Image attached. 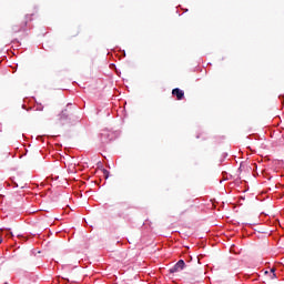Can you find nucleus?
Here are the masks:
<instances>
[{
	"instance_id": "6",
	"label": "nucleus",
	"mask_w": 284,
	"mask_h": 284,
	"mask_svg": "<svg viewBox=\"0 0 284 284\" xmlns=\"http://www.w3.org/2000/svg\"><path fill=\"white\" fill-rule=\"evenodd\" d=\"M3 243V240L0 237V244Z\"/></svg>"
},
{
	"instance_id": "3",
	"label": "nucleus",
	"mask_w": 284,
	"mask_h": 284,
	"mask_svg": "<svg viewBox=\"0 0 284 284\" xmlns=\"http://www.w3.org/2000/svg\"><path fill=\"white\" fill-rule=\"evenodd\" d=\"M270 278L272 281H274V278H276V268H271V271H270Z\"/></svg>"
},
{
	"instance_id": "5",
	"label": "nucleus",
	"mask_w": 284,
	"mask_h": 284,
	"mask_svg": "<svg viewBox=\"0 0 284 284\" xmlns=\"http://www.w3.org/2000/svg\"><path fill=\"white\" fill-rule=\"evenodd\" d=\"M103 136H105V133H102V134H101V140H102V141H103Z\"/></svg>"
},
{
	"instance_id": "7",
	"label": "nucleus",
	"mask_w": 284,
	"mask_h": 284,
	"mask_svg": "<svg viewBox=\"0 0 284 284\" xmlns=\"http://www.w3.org/2000/svg\"><path fill=\"white\" fill-rule=\"evenodd\" d=\"M265 274H270V272H268V271H265Z\"/></svg>"
},
{
	"instance_id": "2",
	"label": "nucleus",
	"mask_w": 284,
	"mask_h": 284,
	"mask_svg": "<svg viewBox=\"0 0 284 284\" xmlns=\"http://www.w3.org/2000/svg\"><path fill=\"white\" fill-rule=\"evenodd\" d=\"M172 94L173 97H176L178 101L183 100V98L185 97V92H183V90L179 88L173 89Z\"/></svg>"
},
{
	"instance_id": "1",
	"label": "nucleus",
	"mask_w": 284,
	"mask_h": 284,
	"mask_svg": "<svg viewBox=\"0 0 284 284\" xmlns=\"http://www.w3.org/2000/svg\"><path fill=\"white\" fill-rule=\"evenodd\" d=\"M185 270V261L180 260L169 270L170 274H176V272H183Z\"/></svg>"
},
{
	"instance_id": "4",
	"label": "nucleus",
	"mask_w": 284,
	"mask_h": 284,
	"mask_svg": "<svg viewBox=\"0 0 284 284\" xmlns=\"http://www.w3.org/2000/svg\"><path fill=\"white\" fill-rule=\"evenodd\" d=\"M102 172H103L104 179H110V171L103 169Z\"/></svg>"
}]
</instances>
